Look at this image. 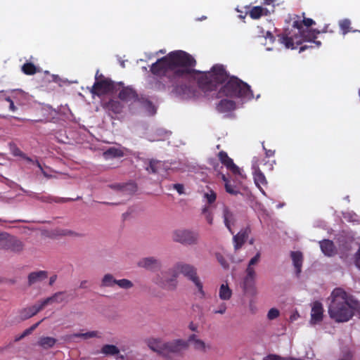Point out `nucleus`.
Here are the masks:
<instances>
[{"label": "nucleus", "instance_id": "obj_25", "mask_svg": "<svg viewBox=\"0 0 360 360\" xmlns=\"http://www.w3.org/2000/svg\"><path fill=\"white\" fill-rule=\"evenodd\" d=\"M236 108V103L229 99H222L217 105V109L219 112H226L233 110Z\"/></svg>", "mask_w": 360, "mask_h": 360}, {"label": "nucleus", "instance_id": "obj_31", "mask_svg": "<svg viewBox=\"0 0 360 360\" xmlns=\"http://www.w3.org/2000/svg\"><path fill=\"white\" fill-rule=\"evenodd\" d=\"M44 319L39 321V322L33 324L32 326H30L29 328H27L20 335L15 336V342H18L25 338L26 336L30 335L32 333V332L39 326V324L43 321Z\"/></svg>", "mask_w": 360, "mask_h": 360}, {"label": "nucleus", "instance_id": "obj_59", "mask_svg": "<svg viewBox=\"0 0 360 360\" xmlns=\"http://www.w3.org/2000/svg\"><path fill=\"white\" fill-rule=\"evenodd\" d=\"M56 278H57V276L56 275H53V276H51L50 279H49V285H52L55 283V281H56Z\"/></svg>", "mask_w": 360, "mask_h": 360}, {"label": "nucleus", "instance_id": "obj_37", "mask_svg": "<svg viewBox=\"0 0 360 360\" xmlns=\"http://www.w3.org/2000/svg\"><path fill=\"white\" fill-rule=\"evenodd\" d=\"M56 235L59 236L82 237V234L69 229H58Z\"/></svg>", "mask_w": 360, "mask_h": 360}, {"label": "nucleus", "instance_id": "obj_43", "mask_svg": "<svg viewBox=\"0 0 360 360\" xmlns=\"http://www.w3.org/2000/svg\"><path fill=\"white\" fill-rule=\"evenodd\" d=\"M215 255L218 262L221 264V266L224 269H228L229 268V264L224 258V257L221 253H216Z\"/></svg>", "mask_w": 360, "mask_h": 360}, {"label": "nucleus", "instance_id": "obj_8", "mask_svg": "<svg viewBox=\"0 0 360 360\" xmlns=\"http://www.w3.org/2000/svg\"><path fill=\"white\" fill-rule=\"evenodd\" d=\"M172 240L181 244H195L198 240L197 232L187 229H177L172 233Z\"/></svg>", "mask_w": 360, "mask_h": 360}, {"label": "nucleus", "instance_id": "obj_63", "mask_svg": "<svg viewBox=\"0 0 360 360\" xmlns=\"http://www.w3.org/2000/svg\"><path fill=\"white\" fill-rule=\"evenodd\" d=\"M31 196H32V198H34V199H37V200H40V197H41V195H39V194H38V193H32V194L31 195Z\"/></svg>", "mask_w": 360, "mask_h": 360}, {"label": "nucleus", "instance_id": "obj_17", "mask_svg": "<svg viewBox=\"0 0 360 360\" xmlns=\"http://www.w3.org/2000/svg\"><path fill=\"white\" fill-rule=\"evenodd\" d=\"M123 105L117 100L110 99L109 101L103 104V108L108 112L110 115L120 114L123 110Z\"/></svg>", "mask_w": 360, "mask_h": 360}, {"label": "nucleus", "instance_id": "obj_53", "mask_svg": "<svg viewBox=\"0 0 360 360\" xmlns=\"http://www.w3.org/2000/svg\"><path fill=\"white\" fill-rule=\"evenodd\" d=\"M5 100L9 103V110L12 112L16 111L17 107L14 105L13 101L9 97H6Z\"/></svg>", "mask_w": 360, "mask_h": 360}, {"label": "nucleus", "instance_id": "obj_64", "mask_svg": "<svg viewBox=\"0 0 360 360\" xmlns=\"http://www.w3.org/2000/svg\"><path fill=\"white\" fill-rule=\"evenodd\" d=\"M221 179L224 181V184H226V182H231V181H229V179L224 174L221 175Z\"/></svg>", "mask_w": 360, "mask_h": 360}, {"label": "nucleus", "instance_id": "obj_14", "mask_svg": "<svg viewBox=\"0 0 360 360\" xmlns=\"http://www.w3.org/2000/svg\"><path fill=\"white\" fill-rule=\"evenodd\" d=\"M255 279V278L244 276L240 283V287L245 294L250 295H255L256 294Z\"/></svg>", "mask_w": 360, "mask_h": 360}, {"label": "nucleus", "instance_id": "obj_47", "mask_svg": "<svg viewBox=\"0 0 360 360\" xmlns=\"http://www.w3.org/2000/svg\"><path fill=\"white\" fill-rule=\"evenodd\" d=\"M245 276L249 277H252L256 278V272L252 266H248L245 270Z\"/></svg>", "mask_w": 360, "mask_h": 360}, {"label": "nucleus", "instance_id": "obj_38", "mask_svg": "<svg viewBox=\"0 0 360 360\" xmlns=\"http://www.w3.org/2000/svg\"><path fill=\"white\" fill-rule=\"evenodd\" d=\"M162 165L160 161L150 160L149 165L146 167V170L150 173H158L159 167Z\"/></svg>", "mask_w": 360, "mask_h": 360}, {"label": "nucleus", "instance_id": "obj_51", "mask_svg": "<svg viewBox=\"0 0 360 360\" xmlns=\"http://www.w3.org/2000/svg\"><path fill=\"white\" fill-rule=\"evenodd\" d=\"M307 42L309 43L310 44H308V45L306 44L304 46H301L300 48V52H302L309 48H319V46H317L316 44H313L309 41H307Z\"/></svg>", "mask_w": 360, "mask_h": 360}, {"label": "nucleus", "instance_id": "obj_1", "mask_svg": "<svg viewBox=\"0 0 360 360\" xmlns=\"http://www.w3.org/2000/svg\"><path fill=\"white\" fill-rule=\"evenodd\" d=\"M222 84L224 85L221 86L217 94L218 98H253L250 86L236 76L230 77L223 65H213L210 71L201 73L198 78V86L204 91L215 90Z\"/></svg>", "mask_w": 360, "mask_h": 360}, {"label": "nucleus", "instance_id": "obj_10", "mask_svg": "<svg viewBox=\"0 0 360 360\" xmlns=\"http://www.w3.org/2000/svg\"><path fill=\"white\" fill-rule=\"evenodd\" d=\"M115 89V84L109 79H104L94 83L91 92L94 94L101 96L113 92Z\"/></svg>", "mask_w": 360, "mask_h": 360}, {"label": "nucleus", "instance_id": "obj_56", "mask_svg": "<svg viewBox=\"0 0 360 360\" xmlns=\"http://www.w3.org/2000/svg\"><path fill=\"white\" fill-rule=\"evenodd\" d=\"M355 263L356 266L360 269V245L357 252L356 253Z\"/></svg>", "mask_w": 360, "mask_h": 360}, {"label": "nucleus", "instance_id": "obj_19", "mask_svg": "<svg viewBox=\"0 0 360 360\" xmlns=\"http://www.w3.org/2000/svg\"><path fill=\"white\" fill-rule=\"evenodd\" d=\"M254 172H253V178L254 181L256 186L259 188V190L264 193L263 190V186H266L267 181L264 176V174L262 172L258 167L254 166Z\"/></svg>", "mask_w": 360, "mask_h": 360}, {"label": "nucleus", "instance_id": "obj_4", "mask_svg": "<svg viewBox=\"0 0 360 360\" xmlns=\"http://www.w3.org/2000/svg\"><path fill=\"white\" fill-rule=\"evenodd\" d=\"M315 24V21L311 18L304 17L301 19L300 16L296 15L292 22V27L298 30L300 37L295 36L293 38L284 34L279 35L280 43L283 44L285 48L291 49H297V46L302 44L304 41H309L316 44L317 46H321V42L316 40L321 31L310 28Z\"/></svg>", "mask_w": 360, "mask_h": 360}, {"label": "nucleus", "instance_id": "obj_61", "mask_svg": "<svg viewBox=\"0 0 360 360\" xmlns=\"http://www.w3.org/2000/svg\"><path fill=\"white\" fill-rule=\"evenodd\" d=\"M86 283H87L86 281H82L80 283L79 288H86Z\"/></svg>", "mask_w": 360, "mask_h": 360}, {"label": "nucleus", "instance_id": "obj_36", "mask_svg": "<svg viewBox=\"0 0 360 360\" xmlns=\"http://www.w3.org/2000/svg\"><path fill=\"white\" fill-rule=\"evenodd\" d=\"M117 279L114 278L110 274H105L101 281V285L103 287H112L116 284Z\"/></svg>", "mask_w": 360, "mask_h": 360}, {"label": "nucleus", "instance_id": "obj_28", "mask_svg": "<svg viewBox=\"0 0 360 360\" xmlns=\"http://www.w3.org/2000/svg\"><path fill=\"white\" fill-rule=\"evenodd\" d=\"M124 155L122 150L115 147H110L103 153V156L105 160L122 158Z\"/></svg>", "mask_w": 360, "mask_h": 360}, {"label": "nucleus", "instance_id": "obj_41", "mask_svg": "<svg viewBox=\"0 0 360 360\" xmlns=\"http://www.w3.org/2000/svg\"><path fill=\"white\" fill-rule=\"evenodd\" d=\"M226 191L233 195H236L240 193L239 188L234 184H231V182H226L224 185Z\"/></svg>", "mask_w": 360, "mask_h": 360}, {"label": "nucleus", "instance_id": "obj_12", "mask_svg": "<svg viewBox=\"0 0 360 360\" xmlns=\"http://www.w3.org/2000/svg\"><path fill=\"white\" fill-rule=\"evenodd\" d=\"M145 342L150 349L164 356L165 342L162 338L150 337L145 340Z\"/></svg>", "mask_w": 360, "mask_h": 360}, {"label": "nucleus", "instance_id": "obj_62", "mask_svg": "<svg viewBox=\"0 0 360 360\" xmlns=\"http://www.w3.org/2000/svg\"><path fill=\"white\" fill-rule=\"evenodd\" d=\"M22 159L25 160L26 161H27L29 162H32V163L34 162V161H33L32 159L30 158V157L27 156L26 154H25V156H24V158H22Z\"/></svg>", "mask_w": 360, "mask_h": 360}, {"label": "nucleus", "instance_id": "obj_58", "mask_svg": "<svg viewBox=\"0 0 360 360\" xmlns=\"http://www.w3.org/2000/svg\"><path fill=\"white\" fill-rule=\"evenodd\" d=\"M264 150H265V154H266V157H271V156H274V153H275V151L274 150H267L264 148V146H263Z\"/></svg>", "mask_w": 360, "mask_h": 360}, {"label": "nucleus", "instance_id": "obj_32", "mask_svg": "<svg viewBox=\"0 0 360 360\" xmlns=\"http://www.w3.org/2000/svg\"><path fill=\"white\" fill-rule=\"evenodd\" d=\"M119 352L120 349L113 345H104L101 348V353L105 355H116Z\"/></svg>", "mask_w": 360, "mask_h": 360}, {"label": "nucleus", "instance_id": "obj_13", "mask_svg": "<svg viewBox=\"0 0 360 360\" xmlns=\"http://www.w3.org/2000/svg\"><path fill=\"white\" fill-rule=\"evenodd\" d=\"M137 265L150 271H156L161 268V262L154 257H148L141 259Z\"/></svg>", "mask_w": 360, "mask_h": 360}, {"label": "nucleus", "instance_id": "obj_52", "mask_svg": "<svg viewBox=\"0 0 360 360\" xmlns=\"http://www.w3.org/2000/svg\"><path fill=\"white\" fill-rule=\"evenodd\" d=\"M173 188L176 190V191L178 192V193L179 194H182L184 193V185L183 184H175L173 185Z\"/></svg>", "mask_w": 360, "mask_h": 360}, {"label": "nucleus", "instance_id": "obj_30", "mask_svg": "<svg viewBox=\"0 0 360 360\" xmlns=\"http://www.w3.org/2000/svg\"><path fill=\"white\" fill-rule=\"evenodd\" d=\"M232 291L227 284H222L220 286L219 296L223 300H229L231 297Z\"/></svg>", "mask_w": 360, "mask_h": 360}, {"label": "nucleus", "instance_id": "obj_7", "mask_svg": "<svg viewBox=\"0 0 360 360\" xmlns=\"http://www.w3.org/2000/svg\"><path fill=\"white\" fill-rule=\"evenodd\" d=\"M24 248L23 243L6 233H0V249L19 253Z\"/></svg>", "mask_w": 360, "mask_h": 360}, {"label": "nucleus", "instance_id": "obj_24", "mask_svg": "<svg viewBox=\"0 0 360 360\" xmlns=\"http://www.w3.org/2000/svg\"><path fill=\"white\" fill-rule=\"evenodd\" d=\"M290 256L293 262V265L296 269V274L298 276L301 271L303 262V255L300 251H292Z\"/></svg>", "mask_w": 360, "mask_h": 360}, {"label": "nucleus", "instance_id": "obj_20", "mask_svg": "<svg viewBox=\"0 0 360 360\" xmlns=\"http://www.w3.org/2000/svg\"><path fill=\"white\" fill-rule=\"evenodd\" d=\"M43 306L40 304L33 305L30 307L25 308L20 311V316L21 320H27L33 316L36 315L39 311L43 309Z\"/></svg>", "mask_w": 360, "mask_h": 360}, {"label": "nucleus", "instance_id": "obj_16", "mask_svg": "<svg viewBox=\"0 0 360 360\" xmlns=\"http://www.w3.org/2000/svg\"><path fill=\"white\" fill-rule=\"evenodd\" d=\"M323 308L322 304L316 301L313 303L311 311V323L316 324L323 320Z\"/></svg>", "mask_w": 360, "mask_h": 360}, {"label": "nucleus", "instance_id": "obj_44", "mask_svg": "<svg viewBox=\"0 0 360 360\" xmlns=\"http://www.w3.org/2000/svg\"><path fill=\"white\" fill-rule=\"evenodd\" d=\"M205 197L206 198L207 202L211 204L216 200L217 195L214 191L210 190L208 193L205 194Z\"/></svg>", "mask_w": 360, "mask_h": 360}, {"label": "nucleus", "instance_id": "obj_35", "mask_svg": "<svg viewBox=\"0 0 360 360\" xmlns=\"http://www.w3.org/2000/svg\"><path fill=\"white\" fill-rule=\"evenodd\" d=\"M224 220L225 226L227 227L229 231L231 233H233L231 231V224L232 221L233 220V214L229 210L226 208L224 210Z\"/></svg>", "mask_w": 360, "mask_h": 360}, {"label": "nucleus", "instance_id": "obj_49", "mask_svg": "<svg viewBox=\"0 0 360 360\" xmlns=\"http://www.w3.org/2000/svg\"><path fill=\"white\" fill-rule=\"evenodd\" d=\"M263 360H288L286 358L282 357L276 354H269L264 358Z\"/></svg>", "mask_w": 360, "mask_h": 360}, {"label": "nucleus", "instance_id": "obj_22", "mask_svg": "<svg viewBox=\"0 0 360 360\" xmlns=\"http://www.w3.org/2000/svg\"><path fill=\"white\" fill-rule=\"evenodd\" d=\"M186 341L188 342V345L192 344L194 349L201 352H206L207 347H206L205 342L200 339H198L196 335H195V334L191 335L188 338V340Z\"/></svg>", "mask_w": 360, "mask_h": 360}, {"label": "nucleus", "instance_id": "obj_23", "mask_svg": "<svg viewBox=\"0 0 360 360\" xmlns=\"http://www.w3.org/2000/svg\"><path fill=\"white\" fill-rule=\"evenodd\" d=\"M320 247L321 251L323 252L325 255L327 256H333L335 253V247L332 240H323L320 242Z\"/></svg>", "mask_w": 360, "mask_h": 360}, {"label": "nucleus", "instance_id": "obj_29", "mask_svg": "<svg viewBox=\"0 0 360 360\" xmlns=\"http://www.w3.org/2000/svg\"><path fill=\"white\" fill-rule=\"evenodd\" d=\"M64 292H58L54 293L52 296L46 298L41 302V305L44 307L46 305L53 303L58 302L60 303L65 300Z\"/></svg>", "mask_w": 360, "mask_h": 360}, {"label": "nucleus", "instance_id": "obj_46", "mask_svg": "<svg viewBox=\"0 0 360 360\" xmlns=\"http://www.w3.org/2000/svg\"><path fill=\"white\" fill-rule=\"evenodd\" d=\"M40 201L44 202H51L52 201H55L56 202H60V200H56V198H53L50 195H41L40 197Z\"/></svg>", "mask_w": 360, "mask_h": 360}, {"label": "nucleus", "instance_id": "obj_45", "mask_svg": "<svg viewBox=\"0 0 360 360\" xmlns=\"http://www.w3.org/2000/svg\"><path fill=\"white\" fill-rule=\"evenodd\" d=\"M279 314H280V312L277 309L271 308L267 314V318L269 320H274V319H276L279 316Z\"/></svg>", "mask_w": 360, "mask_h": 360}, {"label": "nucleus", "instance_id": "obj_27", "mask_svg": "<svg viewBox=\"0 0 360 360\" xmlns=\"http://www.w3.org/2000/svg\"><path fill=\"white\" fill-rule=\"evenodd\" d=\"M57 340L52 337L42 336L39 338L37 345L44 349H49L56 345Z\"/></svg>", "mask_w": 360, "mask_h": 360}, {"label": "nucleus", "instance_id": "obj_21", "mask_svg": "<svg viewBox=\"0 0 360 360\" xmlns=\"http://www.w3.org/2000/svg\"><path fill=\"white\" fill-rule=\"evenodd\" d=\"M48 277V272L46 271H34L29 274L27 276L28 285L31 286L38 282H40Z\"/></svg>", "mask_w": 360, "mask_h": 360}, {"label": "nucleus", "instance_id": "obj_60", "mask_svg": "<svg viewBox=\"0 0 360 360\" xmlns=\"http://www.w3.org/2000/svg\"><path fill=\"white\" fill-rule=\"evenodd\" d=\"M276 0H264V4L265 5H271L273 4Z\"/></svg>", "mask_w": 360, "mask_h": 360}, {"label": "nucleus", "instance_id": "obj_57", "mask_svg": "<svg viewBox=\"0 0 360 360\" xmlns=\"http://www.w3.org/2000/svg\"><path fill=\"white\" fill-rule=\"evenodd\" d=\"M188 328L192 331H197L198 330V325L194 323L193 322H191L188 325Z\"/></svg>", "mask_w": 360, "mask_h": 360}, {"label": "nucleus", "instance_id": "obj_6", "mask_svg": "<svg viewBox=\"0 0 360 360\" xmlns=\"http://www.w3.org/2000/svg\"><path fill=\"white\" fill-rule=\"evenodd\" d=\"M178 273L173 268L167 271H162L153 278V282L161 288L167 290H174L177 286Z\"/></svg>", "mask_w": 360, "mask_h": 360}, {"label": "nucleus", "instance_id": "obj_18", "mask_svg": "<svg viewBox=\"0 0 360 360\" xmlns=\"http://www.w3.org/2000/svg\"><path fill=\"white\" fill-rule=\"evenodd\" d=\"M250 233V229L245 227L241 229L236 236H233L234 248L236 250L241 248L245 243Z\"/></svg>", "mask_w": 360, "mask_h": 360}, {"label": "nucleus", "instance_id": "obj_48", "mask_svg": "<svg viewBox=\"0 0 360 360\" xmlns=\"http://www.w3.org/2000/svg\"><path fill=\"white\" fill-rule=\"evenodd\" d=\"M202 212L205 214V219L208 224H212L213 221V217L212 213L208 210L207 208H204Z\"/></svg>", "mask_w": 360, "mask_h": 360}, {"label": "nucleus", "instance_id": "obj_3", "mask_svg": "<svg viewBox=\"0 0 360 360\" xmlns=\"http://www.w3.org/2000/svg\"><path fill=\"white\" fill-rule=\"evenodd\" d=\"M360 307V303L353 296L340 288H335L330 295L328 306L330 317L336 322H347L354 316V311Z\"/></svg>", "mask_w": 360, "mask_h": 360}, {"label": "nucleus", "instance_id": "obj_33", "mask_svg": "<svg viewBox=\"0 0 360 360\" xmlns=\"http://www.w3.org/2000/svg\"><path fill=\"white\" fill-rule=\"evenodd\" d=\"M22 71L27 75H33L39 72L37 68L32 63H25L22 66Z\"/></svg>", "mask_w": 360, "mask_h": 360}, {"label": "nucleus", "instance_id": "obj_42", "mask_svg": "<svg viewBox=\"0 0 360 360\" xmlns=\"http://www.w3.org/2000/svg\"><path fill=\"white\" fill-rule=\"evenodd\" d=\"M116 285H117L120 288L123 289H129L134 286L133 283L131 281L126 278L117 280Z\"/></svg>", "mask_w": 360, "mask_h": 360}, {"label": "nucleus", "instance_id": "obj_40", "mask_svg": "<svg viewBox=\"0 0 360 360\" xmlns=\"http://www.w3.org/2000/svg\"><path fill=\"white\" fill-rule=\"evenodd\" d=\"M340 27L342 30V34L345 35L351 31V22L349 19H344L339 22Z\"/></svg>", "mask_w": 360, "mask_h": 360}, {"label": "nucleus", "instance_id": "obj_39", "mask_svg": "<svg viewBox=\"0 0 360 360\" xmlns=\"http://www.w3.org/2000/svg\"><path fill=\"white\" fill-rule=\"evenodd\" d=\"M98 331H89L84 333H74L71 338H83L84 339H89L92 338H99Z\"/></svg>", "mask_w": 360, "mask_h": 360}, {"label": "nucleus", "instance_id": "obj_55", "mask_svg": "<svg viewBox=\"0 0 360 360\" xmlns=\"http://www.w3.org/2000/svg\"><path fill=\"white\" fill-rule=\"evenodd\" d=\"M226 310V304H225L224 303H223V304H221L219 306V309H218L217 310H215V311H214V314H224V313H225Z\"/></svg>", "mask_w": 360, "mask_h": 360}, {"label": "nucleus", "instance_id": "obj_5", "mask_svg": "<svg viewBox=\"0 0 360 360\" xmlns=\"http://www.w3.org/2000/svg\"><path fill=\"white\" fill-rule=\"evenodd\" d=\"M173 269L176 271L178 274H182L188 280L191 281L198 288L201 297L205 296L203 285L197 275V269L195 266L188 264L179 262L174 265Z\"/></svg>", "mask_w": 360, "mask_h": 360}, {"label": "nucleus", "instance_id": "obj_54", "mask_svg": "<svg viewBox=\"0 0 360 360\" xmlns=\"http://www.w3.org/2000/svg\"><path fill=\"white\" fill-rule=\"evenodd\" d=\"M13 154L14 156H18V157H20V158H24L25 156V154L20 149H19L18 148H15L13 150Z\"/></svg>", "mask_w": 360, "mask_h": 360}, {"label": "nucleus", "instance_id": "obj_34", "mask_svg": "<svg viewBox=\"0 0 360 360\" xmlns=\"http://www.w3.org/2000/svg\"><path fill=\"white\" fill-rule=\"evenodd\" d=\"M146 110H148L150 114H154L155 107L153 103L149 101L148 98H139L137 101Z\"/></svg>", "mask_w": 360, "mask_h": 360}, {"label": "nucleus", "instance_id": "obj_2", "mask_svg": "<svg viewBox=\"0 0 360 360\" xmlns=\"http://www.w3.org/2000/svg\"><path fill=\"white\" fill-rule=\"evenodd\" d=\"M196 60L186 51L178 50L169 53L167 56L153 63L150 72L157 76L167 77L172 82L185 78L193 73L198 75L197 81L203 72L193 69Z\"/></svg>", "mask_w": 360, "mask_h": 360}, {"label": "nucleus", "instance_id": "obj_26", "mask_svg": "<svg viewBox=\"0 0 360 360\" xmlns=\"http://www.w3.org/2000/svg\"><path fill=\"white\" fill-rule=\"evenodd\" d=\"M269 11L267 8L259 6H253L249 11L250 17L254 20L259 19L263 15H269Z\"/></svg>", "mask_w": 360, "mask_h": 360}, {"label": "nucleus", "instance_id": "obj_15", "mask_svg": "<svg viewBox=\"0 0 360 360\" xmlns=\"http://www.w3.org/2000/svg\"><path fill=\"white\" fill-rule=\"evenodd\" d=\"M119 98L124 102L137 101L139 96L130 86L123 87L118 94Z\"/></svg>", "mask_w": 360, "mask_h": 360}, {"label": "nucleus", "instance_id": "obj_9", "mask_svg": "<svg viewBox=\"0 0 360 360\" xmlns=\"http://www.w3.org/2000/svg\"><path fill=\"white\" fill-rule=\"evenodd\" d=\"M188 342L183 339H176L165 342L164 356H169L170 354L180 355L184 351L188 349Z\"/></svg>", "mask_w": 360, "mask_h": 360}, {"label": "nucleus", "instance_id": "obj_50", "mask_svg": "<svg viewBox=\"0 0 360 360\" xmlns=\"http://www.w3.org/2000/svg\"><path fill=\"white\" fill-rule=\"evenodd\" d=\"M259 258H260V253H257L255 256H254L249 262V264L248 265L249 266H253L255 264H256L259 260Z\"/></svg>", "mask_w": 360, "mask_h": 360}, {"label": "nucleus", "instance_id": "obj_11", "mask_svg": "<svg viewBox=\"0 0 360 360\" xmlns=\"http://www.w3.org/2000/svg\"><path fill=\"white\" fill-rule=\"evenodd\" d=\"M217 156L221 163L224 165L227 169L230 170L235 175L241 176L240 168L234 164L233 160L229 157L226 152L221 150L218 153Z\"/></svg>", "mask_w": 360, "mask_h": 360}]
</instances>
